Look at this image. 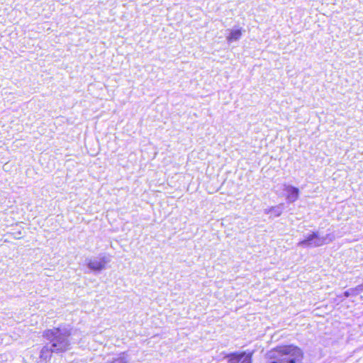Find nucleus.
Returning <instances> with one entry per match:
<instances>
[{
	"label": "nucleus",
	"mask_w": 363,
	"mask_h": 363,
	"mask_svg": "<svg viewBox=\"0 0 363 363\" xmlns=\"http://www.w3.org/2000/svg\"><path fill=\"white\" fill-rule=\"evenodd\" d=\"M71 334V328L64 325L45 330L43 336L48 341L54 351L61 353L70 349Z\"/></svg>",
	"instance_id": "1"
},
{
	"label": "nucleus",
	"mask_w": 363,
	"mask_h": 363,
	"mask_svg": "<svg viewBox=\"0 0 363 363\" xmlns=\"http://www.w3.org/2000/svg\"><path fill=\"white\" fill-rule=\"evenodd\" d=\"M267 363H302V350L294 345H283L269 351Z\"/></svg>",
	"instance_id": "2"
},
{
	"label": "nucleus",
	"mask_w": 363,
	"mask_h": 363,
	"mask_svg": "<svg viewBox=\"0 0 363 363\" xmlns=\"http://www.w3.org/2000/svg\"><path fill=\"white\" fill-rule=\"evenodd\" d=\"M334 236L328 234L325 236H320L318 232H313L298 243L300 247H315L332 242Z\"/></svg>",
	"instance_id": "3"
},
{
	"label": "nucleus",
	"mask_w": 363,
	"mask_h": 363,
	"mask_svg": "<svg viewBox=\"0 0 363 363\" xmlns=\"http://www.w3.org/2000/svg\"><path fill=\"white\" fill-rule=\"evenodd\" d=\"M110 255H100L99 257L87 260L88 267L95 272H100L106 269V265L111 262Z\"/></svg>",
	"instance_id": "4"
},
{
	"label": "nucleus",
	"mask_w": 363,
	"mask_h": 363,
	"mask_svg": "<svg viewBox=\"0 0 363 363\" xmlns=\"http://www.w3.org/2000/svg\"><path fill=\"white\" fill-rule=\"evenodd\" d=\"M228 357V363H252V354L250 353H232Z\"/></svg>",
	"instance_id": "5"
},
{
	"label": "nucleus",
	"mask_w": 363,
	"mask_h": 363,
	"mask_svg": "<svg viewBox=\"0 0 363 363\" xmlns=\"http://www.w3.org/2000/svg\"><path fill=\"white\" fill-rule=\"evenodd\" d=\"M284 190L287 193V199L290 203H293L298 199L299 196L298 188L292 186H286Z\"/></svg>",
	"instance_id": "6"
},
{
	"label": "nucleus",
	"mask_w": 363,
	"mask_h": 363,
	"mask_svg": "<svg viewBox=\"0 0 363 363\" xmlns=\"http://www.w3.org/2000/svg\"><path fill=\"white\" fill-rule=\"evenodd\" d=\"M228 31L229 33L226 36V40L228 43L238 40L242 35V30L241 28L232 29Z\"/></svg>",
	"instance_id": "7"
},
{
	"label": "nucleus",
	"mask_w": 363,
	"mask_h": 363,
	"mask_svg": "<svg viewBox=\"0 0 363 363\" xmlns=\"http://www.w3.org/2000/svg\"><path fill=\"white\" fill-rule=\"evenodd\" d=\"M52 353H58L52 350V347L48 342L40 350V357L47 360L51 357Z\"/></svg>",
	"instance_id": "8"
},
{
	"label": "nucleus",
	"mask_w": 363,
	"mask_h": 363,
	"mask_svg": "<svg viewBox=\"0 0 363 363\" xmlns=\"http://www.w3.org/2000/svg\"><path fill=\"white\" fill-rule=\"evenodd\" d=\"M284 209V204L281 203L276 206H272L269 208H265L264 212L265 214H271L274 216V217L279 216L283 211Z\"/></svg>",
	"instance_id": "9"
},
{
	"label": "nucleus",
	"mask_w": 363,
	"mask_h": 363,
	"mask_svg": "<svg viewBox=\"0 0 363 363\" xmlns=\"http://www.w3.org/2000/svg\"><path fill=\"white\" fill-rule=\"evenodd\" d=\"M363 291V284L357 286L354 288H351L345 291L343 294L344 297H349L350 296H357L360 292Z\"/></svg>",
	"instance_id": "10"
},
{
	"label": "nucleus",
	"mask_w": 363,
	"mask_h": 363,
	"mask_svg": "<svg viewBox=\"0 0 363 363\" xmlns=\"http://www.w3.org/2000/svg\"><path fill=\"white\" fill-rule=\"evenodd\" d=\"M129 358L126 353H121L117 357L113 359L112 361L106 363H129Z\"/></svg>",
	"instance_id": "11"
},
{
	"label": "nucleus",
	"mask_w": 363,
	"mask_h": 363,
	"mask_svg": "<svg viewBox=\"0 0 363 363\" xmlns=\"http://www.w3.org/2000/svg\"><path fill=\"white\" fill-rule=\"evenodd\" d=\"M337 298H342V296H337ZM342 301V299H340V301Z\"/></svg>",
	"instance_id": "12"
}]
</instances>
